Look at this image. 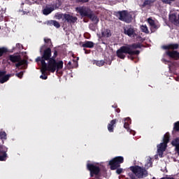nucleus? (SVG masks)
<instances>
[{
  "label": "nucleus",
  "instance_id": "nucleus-39",
  "mask_svg": "<svg viewBox=\"0 0 179 179\" xmlns=\"http://www.w3.org/2000/svg\"><path fill=\"white\" fill-rule=\"evenodd\" d=\"M17 78H20V79H22L23 78V72H20L15 74Z\"/></svg>",
  "mask_w": 179,
  "mask_h": 179
},
{
  "label": "nucleus",
  "instance_id": "nucleus-9",
  "mask_svg": "<svg viewBox=\"0 0 179 179\" xmlns=\"http://www.w3.org/2000/svg\"><path fill=\"white\" fill-rule=\"evenodd\" d=\"M87 169L89 170L90 171V177H94V176H99V174H100V171H101L100 166L94 164H87Z\"/></svg>",
  "mask_w": 179,
  "mask_h": 179
},
{
  "label": "nucleus",
  "instance_id": "nucleus-50",
  "mask_svg": "<svg viewBox=\"0 0 179 179\" xmlns=\"http://www.w3.org/2000/svg\"><path fill=\"white\" fill-rule=\"evenodd\" d=\"M152 179H156V178H152Z\"/></svg>",
  "mask_w": 179,
  "mask_h": 179
},
{
  "label": "nucleus",
  "instance_id": "nucleus-22",
  "mask_svg": "<svg viewBox=\"0 0 179 179\" xmlns=\"http://www.w3.org/2000/svg\"><path fill=\"white\" fill-rule=\"evenodd\" d=\"M155 2H156V0H145L142 6L143 8H145V6L152 5V3H155Z\"/></svg>",
  "mask_w": 179,
  "mask_h": 179
},
{
  "label": "nucleus",
  "instance_id": "nucleus-38",
  "mask_svg": "<svg viewBox=\"0 0 179 179\" xmlns=\"http://www.w3.org/2000/svg\"><path fill=\"white\" fill-rule=\"evenodd\" d=\"M44 41L46 44H50L52 46V42L51 41V39L45 38Z\"/></svg>",
  "mask_w": 179,
  "mask_h": 179
},
{
  "label": "nucleus",
  "instance_id": "nucleus-11",
  "mask_svg": "<svg viewBox=\"0 0 179 179\" xmlns=\"http://www.w3.org/2000/svg\"><path fill=\"white\" fill-rule=\"evenodd\" d=\"M124 34L132 37L135 34V28L132 25H127L123 28Z\"/></svg>",
  "mask_w": 179,
  "mask_h": 179
},
{
  "label": "nucleus",
  "instance_id": "nucleus-51",
  "mask_svg": "<svg viewBox=\"0 0 179 179\" xmlns=\"http://www.w3.org/2000/svg\"><path fill=\"white\" fill-rule=\"evenodd\" d=\"M0 30H1V27H0Z\"/></svg>",
  "mask_w": 179,
  "mask_h": 179
},
{
  "label": "nucleus",
  "instance_id": "nucleus-27",
  "mask_svg": "<svg viewBox=\"0 0 179 179\" xmlns=\"http://www.w3.org/2000/svg\"><path fill=\"white\" fill-rule=\"evenodd\" d=\"M125 121H127V122H125L124 124V128H125V129H127V131L129 130V121H131V118L129 117H127L125 119Z\"/></svg>",
  "mask_w": 179,
  "mask_h": 179
},
{
  "label": "nucleus",
  "instance_id": "nucleus-48",
  "mask_svg": "<svg viewBox=\"0 0 179 179\" xmlns=\"http://www.w3.org/2000/svg\"><path fill=\"white\" fill-rule=\"evenodd\" d=\"M115 111L116 113H121V110L120 108H117Z\"/></svg>",
  "mask_w": 179,
  "mask_h": 179
},
{
  "label": "nucleus",
  "instance_id": "nucleus-37",
  "mask_svg": "<svg viewBox=\"0 0 179 179\" xmlns=\"http://www.w3.org/2000/svg\"><path fill=\"white\" fill-rule=\"evenodd\" d=\"M90 0H76L77 3H87Z\"/></svg>",
  "mask_w": 179,
  "mask_h": 179
},
{
  "label": "nucleus",
  "instance_id": "nucleus-42",
  "mask_svg": "<svg viewBox=\"0 0 179 179\" xmlns=\"http://www.w3.org/2000/svg\"><path fill=\"white\" fill-rule=\"evenodd\" d=\"M117 174H121L122 173V169H116Z\"/></svg>",
  "mask_w": 179,
  "mask_h": 179
},
{
  "label": "nucleus",
  "instance_id": "nucleus-17",
  "mask_svg": "<svg viewBox=\"0 0 179 179\" xmlns=\"http://www.w3.org/2000/svg\"><path fill=\"white\" fill-rule=\"evenodd\" d=\"M148 22L150 24L151 29H154V30H157V29H159V27L156 24V23L155 22V20H153V19H152L150 17L148 18Z\"/></svg>",
  "mask_w": 179,
  "mask_h": 179
},
{
  "label": "nucleus",
  "instance_id": "nucleus-20",
  "mask_svg": "<svg viewBox=\"0 0 179 179\" xmlns=\"http://www.w3.org/2000/svg\"><path fill=\"white\" fill-rule=\"evenodd\" d=\"M101 37H111V30L106 29L101 31Z\"/></svg>",
  "mask_w": 179,
  "mask_h": 179
},
{
  "label": "nucleus",
  "instance_id": "nucleus-47",
  "mask_svg": "<svg viewBox=\"0 0 179 179\" xmlns=\"http://www.w3.org/2000/svg\"><path fill=\"white\" fill-rule=\"evenodd\" d=\"M68 65H69V66H70V68H72V62H68Z\"/></svg>",
  "mask_w": 179,
  "mask_h": 179
},
{
  "label": "nucleus",
  "instance_id": "nucleus-23",
  "mask_svg": "<svg viewBox=\"0 0 179 179\" xmlns=\"http://www.w3.org/2000/svg\"><path fill=\"white\" fill-rule=\"evenodd\" d=\"M169 142H170V134L166 133L164 136L163 143H165V145H167V143H169Z\"/></svg>",
  "mask_w": 179,
  "mask_h": 179
},
{
  "label": "nucleus",
  "instance_id": "nucleus-14",
  "mask_svg": "<svg viewBox=\"0 0 179 179\" xmlns=\"http://www.w3.org/2000/svg\"><path fill=\"white\" fill-rule=\"evenodd\" d=\"M178 43H171L167 45H164L163 48L164 50H168V51L169 50H173V51H174V50H178Z\"/></svg>",
  "mask_w": 179,
  "mask_h": 179
},
{
  "label": "nucleus",
  "instance_id": "nucleus-31",
  "mask_svg": "<svg viewBox=\"0 0 179 179\" xmlns=\"http://www.w3.org/2000/svg\"><path fill=\"white\" fill-rule=\"evenodd\" d=\"M41 71L42 72V75L40 76V78L43 79V80H47L48 78V76H47V74H45V73L47 71H45V72L43 73V71L42 70H41Z\"/></svg>",
  "mask_w": 179,
  "mask_h": 179
},
{
  "label": "nucleus",
  "instance_id": "nucleus-13",
  "mask_svg": "<svg viewBox=\"0 0 179 179\" xmlns=\"http://www.w3.org/2000/svg\"><path fill=\"white\" fill-rule=\"evenodd\" d=\"M118 122V120L113 119L108 124V132H114V128H115V124Z\"/></svg>",
  "mask_w": 179,
  "mask_h": 179
},
{
  "label": "nucleus",
  "instance_id": "nucleus-5",
  "mask_svg": "<svg viewBox=\"0 0 179 179\" xmlns=\"http://www.w3.org/2000/svg\"><path fill=\"white\" fill-rule=\"evenodd\" d=\"M115 15L119 17V20L125 22V23H131L132 22V15L128 13L127 10L116 11Z\"/></svg>",
  "mask_w": 179,
  "mask_h": 179
},
{
  "label": "nucleus",
  "instance_id": "nucleus-15",
  "mask_svg": "<svg viewBox=\"0 0 179 179\" xmlns=\"http://www.w3.org/2000/svg\"><path fill=\"white\" fill-rule=\"evenodd\" d=\"M6 157H8L6 151L2 150V148L0 147V162H6Z\"/></svg>",
  "mask_w": 179,
  "mask_h": 179
},
{
  "label": "nucleus",
  "instance_id": "nucleus-32",
  "mask_svg": "<svg viewBox=\"0 0 179 179\" xmlns=\"http://www.w3.org/2000/svg\"><path fill=\"white\" fill-rule=\"evenodd\" d=\"M173 131L178 132L179 131V121L174 123Z\"/></svg>",
  "mask_w": 179,
  "mask_h": 179
},
{
  "label": "nucleus",
  "instance_id": "nucleus-19",
  "mask_svg": "<svg viewBox=\"0 0 179 179\" xmlns=\"http://www.w3.org/2000/svg\"><path fill=\"white\" fill-rule=\"evenodd\" d=\"M90 15L91 17H88V18L90 19L92 22H94L96 24H97V23H99V22L100 21V20L97 17V15L93 13V11L92 12Z\"/></svg>",
  "mask_w": 179,
  "mask_h": 179
},
{
  "label": "nucleus",
  "instance_id": "nucleus-7",
  "mask_svg": "<svg viewBox=\"0 0 179 179\" xmlns=\"http://www.w3.org/2000/svg\"><path fill=\"white\" fill-rule=\"evenodd\" d=\"M124 163V157H116L109 162L110 170H117L121 167V164Z\"/></svg>",
  "mask_w": 179,
  "mask_h": 179
},
{
  "label": "nucleus",
  "instance_id": "nucleus-45",
  "mask_svg": "<svg viewBox=\"0 0 179 179\" xmlns=\"http://www.w3.org/2000/svg\"><path fill=\"white\" fill-rule=\"evenodd\" d=\"M130 179H138V178H136V177H135V176L131 175V176H130Z\"/></svg>",
  "mask_w": 179,
  "mask_h": 179
},
{
  "label": "nucleus",
  "instance_id": "nucleus-34",
  "mask_svg": "<svg viewBox=\"0 0 179 179\" xmlns=\"http://www.w3.org/2000/svg\"><path fill=\"white\" fill-rule=\"evenodd\" d=\"M0 138L1 139H6V132L0 131Z\"/></svg>",
  "mask_w": 179,
  "mask_h": 179
},
{
  "label": "nucleus",
  "instance_id": "nucleus-4",
  "mask_svg": "<svg viewBox=\"0 0 179 179\" xmlns=\"http://www.w3.org/2000/svg\"><path fill=\"white\" fill-rule=\"evenodd\" d=\"M129 169L137 178H145L149 176L148 170H146V167L135 165L130 166Z\"/></svg>",
  "mask_w": 179,
  "mask_h": 179
},
{
  "label": "nucleus",
  "instance_id": "nucleus-16",
  "mask_svg": "<svg viewBox=\"0 0 179 179\" xmlns=\"http://www.w3.org/2000/svg\"><path fill=\"white\" fill-rule=\"evenodd\" d=\"M81 47H83V48H93L94 47V43L90 41H86L82 44Z\"/></svg>",
  "mask_w": 179,
  "mask_h": 179
},
{
  "label": "nucleus",
  "instance_id": "nucleus-18",
  "mask_svg": "<svg viewBox=\"0 0 179 179\" xmlns=\"http://www.w3.org/2000/svg\"><path fill=\"white\" fill-rule=\"evenodd\" d=\"M12 74H5L4 76L0 77V83L3 84L9 80V78H11Z\"/></svg>",
  "mask_w": 179,
  "mask_h": 179
},
{
  "label": "nucleus",
  "instance_id": "nucleus-12",
  "mask_svg": "<svg viewBox=\"0 0 179 179\" xmlns=\"http://www.w3.org/2000/svg\"><path fill=\"white\" fill-rule=\"evenodd\" d=\"M64 19L67 23H70V24H73V23L78 20V17H73V15L69 14H64Z\"/></svg>",
  "mask_w": 179,
  "mask_h": 179
},
{
  "label": "nucleus",
  "instance_id": "nucleus-25",
  "mask_svg": "<svg viewBox=\"0 0 179 179\" xmlns=\"http://www.w3.org/2000/svg\"><path fill=\"white\" fill-rule=\"evenodd\" d=\"M157 149H159V150H166V149L167 148V144L164 143H161L159 145H157Z\"/></svg>",
  "mask_w": 179,
  "mask_h": 179
},
{
  "label": "nucleus",
  "instance_id": "nucleus-44",
  "mask_svg": "<svg viewBox=\"0 0 179 179\" xmlns=\"http://www.w3.org/2000/svg\"><path fill=\"white\" fill-rule=\"evenodd\" d=\"M113 62V59L110 60H106L105 63H106L108 65H111V63Z\"/></svg>",
  "mask_w": 179,
  "mask_h": 179
},
{
  "label": "nucleus",
  "instance_id": "nucleus-40",
  "mask_svg": "<svg viewBox=\"0 0 179 179\" xmlns=\"http://www.w3.org/2000/svg\"><path fill=\"white\" fill-rule=\"evenodd\" d=\"M133 55H129L127 56L128 59H131V61H134V59H135V57H134Z\"/></svg>",
  "mask_w": 179,
  "mask_h": 179
},
{
  "label": "nucleus",
  "instance_id": "nucleus-43",
  "mask_svg": "<svg viewBox=\"0 0 179 179\" xmlns=\"http://www.w3.org/2000/svg\"><path fill=\"white\" fill-rule=\"evenodd\" d=\"M84 51H85V54H90V52H92V50H87L86 48H84Z\"/></svg>",
  "mask_w": 179,
  "mask_h": 179
},
{
  "label": "nucleus",
  "instance_id": "nucleus-3",
  "mask_svg": "<svg viewBox=\"0 0 179 179\" xmlns=\"http://www.w3.org/2000/svg\"><path fill=\"white\" fill-rule=\"evenodd\" d=\"M57 57H58V49H57V48H54L53 55L52 56V58L49 61L48 64V66L50 68V69H53V73L55 72V71H61V69L64 68V62H57Z\"/></svg>",
  "mask_w": 179,
  "mask_h": 179
},
{
  "label": "nucleus",
  "instance_id": "nucleus-21",
  "mask_svg": "<svg viewBox=\"0 0 179 179\" xmlns=\"http://www.w3.org/2000/svg\"><path fill=\"white\" fill-rule=\"evenodd\" d=\"M106 64V62L104 60H94L93 64L96 65V66H103V65Z\"/></svg>",
  "mask_w": 179,
  "mask_h": 179
},
{
  "label": "nucleus",
  "instance_id": "nucleus-35",
  "mask_svg": "<svg viewBox=\"0 0 179 179\" xmlns=\"http://www.w3.org/2000/svg\"><path fill=\"white\" fill-rule=\"evenodd\" d=\"M163 3H166L167 5H170L171 2H174L176 0H161Z\"/></svg>",
  "mask_w": 179,
  "mask_h": 179
},
{
  "label": "nucleus",
  "instance_id": "nucleus-24",
  "mask_svg": "<svg viewBox=\"0 0 179 179\" xmlns=\"http://www.w3.org/2000/svg\"><path fill=\"white\" fill-rule=\"evenodd\" d=\"M54 10V8H44L43 10V15H50V13H51V12H52Z\"/></svg>",
  "mask_w": 179,
  "mask_h": 179
},
{
  "label": "nucleus",
  "instance_id": "nucleus-6",
  "mask_svg": "<svg viewBox=\"0 0 179 179\" xmlns=\"http://www.w3.org/2000/svg\"><path fill=\"white\" fill-rule=\"evenodd\" d=\"M9 60L13 62V64H15L16 68H20V66H23V65H27V60L22 59L20 55H9ZM16 62L17 63L16 64Z\"/></svg>",
  "mask_w": 179,
  "mask_h": 179
},
{
  "label": "nucleus",
  "instance_id": "nucleus-30",
  "mask_svg": "<svg viewBox=\"0 0 179 179\" xmlns=\"http://www.w3.org/2000/svg\"><path fill=\"white\" fill-rule=\"evenodd\" d=\"M172 145L175 146V148H177V146L179 145V138H175L173 141H172Z\"/></svg>",
  "mask_w": 179,
  "mask_h": 179
},
{
  "label": "nucleus",
  "instance_id": "nucleus-46",
  "mask_svg": "<svg viewBox=\"0 0 179 179\" xmlns=\"http://www.w3.org/2000/svg\"><path fill=\"white\" fill-rule=\"evenodd\" d=\"M16 47H17V48H20V47H22V45H21L20 43H17V44H16Z\"/></svg>",
  "mask_w": 179,
  "mask_h": 179
},
{
  "label": "nucleus",
  "instance_id": "nucleus-29",
  "mask_svg": "<svg viewBox=\"0 0 179 179\" xmlns=\"http://www.w3.org/2000/svg\"><path fill=\"white\" fill-rule=\"evenodd\" d=\"M50 23L51 24L55 26V27H56L57 29H59L61 27V24H59V22H58L56 20H52Z\"/></svg>",
  "mask_w": 179,
  "mask_h": 179
},
{
  "label": "nucleus",
  "instance_id": "nucleus-36",
  "mask_svg": "<svg viewBox=\"0 0 179 179\" xmlns=\"http://www.w3.org/2000/svg\"><path fill=\"white\" fill-rule=\"evenodd\" d=\"M164 152H166V150L157 149V153H158V155H159V157H163Z\"/></svg>",
  "mask_w": 179,
  "mask_h": 179
},
{
  "label": "nucleus",
  "instance_id": "nucleus-1",
  "mask_svg": "<svg viewBox=\"0 0 179 179\" xmlns=\"http://www.w3.org/2000/svg\"><path fill=\"white\" fill-rule=\"evenodd\" d=\"M41 56L38 57L35 61L38 65H41V71L43 73L44 72H51L53 73V69L50 68L48 64L51 59L52 58V52L51 50V45L49 48H47L45 45H43L40 48L39 50Z\"/></svg>",
  "mask_w": 179,
  "mask_h": 179
},
{
  "label": "nucleus",
  "instance_id": "nucleus-28",
  "mask_svg": "<svg viewBox=\"0 0 179 179\" xmlns=\"http://www.w3.org/2000/svg\"><path fill=\"white\" fill-rule=\"evenodd\" d=\"M8 52V48L3 47L0 48V57H2L3 54H6Z\"/></svg>",
  "mask_w": 179,
  "mask_h": 179
},
{
  "label": "nucleus",
  "instance_id": "nucleus-8",
  "mask_svg": "<svg viewBox=\"0 0 179 179\" xmlns=\"http://www.w3.org/2000/svg\"><path fill=\"white\" fill-rule=\"evenodd\" d=\"M76 10L78 13H80L82 17H90V15L93 12L92 9L86 6L77 7Z\"/></svg>",
  "mask_w": 179,
  "mask_h": 179
},
{
  "label": "nucleus",
  "instance_id": "nucleus-26",
  "mask_svg": "<svg viewBox=\"0 0 179 179\" xmlns=\"http://www.w3.org/2000/svg\"><path fill=\"white\" fill-rule=\"evenodd\" d=\"M141 30L143 33H145V34H149V29H148V26L141 25Z\"/></svg>",
  "mask_w": 179,
  "mask_h": 179
},
{
  "label": "nucleus",
  "instance_id": "nucleus-49",
  "mask_svg": "<svg viewBox=\"0 0 179 179\" xmlns=\"http://www.w3.org/2000/svg\"><path fill=\"white\" fill-rule=\"evenodd\" d=\"M112 107H113V108H117V105H113Z\"/></svg>",
  "mask_w": 179,
  "mask_h": 179
},
{
  "label": "nucleus",
  "instance_id": "nucleus-2",
  "mask_svg": "<svg viewBox=\"0 0 179 179\" xmlns=\"http://www.w3.org/2000/svg\"><path fill=\"white\" fill-rule=\"evenodd\" d=\"M142 47H143V45H142L141 43L123 45L116 51V55L120 59H125L127 54H128V55H139L141 51L134 50L142 48Z\"/></svg>",
  "mask_w": 179,
  "mask_h": 179
},
{
  "label": "nucleus",
  "instance_id": "nucleus-33",
  "mask_svg": "<svg viewBox=\"0 0 179 179\" xmlns=\"http://www.w3.org/2000/svg\"><path fill=\"white\" fill-rule=\"evenodd\" d=\"M152 164H153L152 162V158H150L145 166L147 167V169H149V167H152Z\"/></svg>",
  "mask_w": 179,
  "mask_h": 179
},
{
  "label": "nucleus",
  "instance_id": "nucleus-10",
  "mask_svg": "<svg viewBox=\"0 0 179 179\" xmlns=\"http://www.w3.org/2000/svg\"><path fill=\"white\" fill-rule=\"evenodd\" d=\"M165 54L171 59H174L175 61H178L179 59V52L177 50H166Z\"/></svg>",
  "mask_w": 179,
  "mask_h": 179
},
{
  "label": "nucleus",
  "instance_id": "nucleus-41",
  "mask_svg": "<svg viewBox=\"0 0 179 179\" xmlns=\"http://www.w3.org/2000/svg\"><path fill=\"white\" fill-rule=\"evenodd\" d=\"M4 75H6V71H0V78H2Z\"/></svg>",
  "mask_w": 179,
  "mask_h": 179
}]
</instances>
